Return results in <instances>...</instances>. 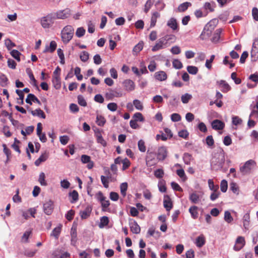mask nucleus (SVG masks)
Wrapping results in <instances>:
<instances>
[{"label":"nucleus","instance_id":"obj_1","mask_svg":"<svg viewBox=\"0 0 258 258\" xmlns=\"http://www.w3.org/2000/svg\"><path fill=\"white\" fill-rule=\"evenodd\" d=\"M225 152L221 148H218L214 153L211 160V166L213 169L218 170L223 168L225 163Z\"/></svg>","mask_w":258,"mask_h":258},{"label":"nucleus","instance_id":"obj_2","mask_svg":"<svg viewBox=\"0 0 258 258\" xmlns=\"http://www.w3.org/2000/svg\"><path fill=\"white\" fill-rule=\"evenodd\" d=\"M74 28L73 26L68 25L64 26L61 31L60 35L63 43L67 44L72 39L74 35Z\"/></svg>","mask_w":258,"mask_h":258},{"label":"nucleus","instance_id":"obj_3","mask_svg":"<svg viewBox=\"0 0 258 258\" xmlns=\"http://www.w3.org/2000/svg\"><path fill=\"white\" fill-rule=\"evenodd\" d=\"M56 18L54 13H52L42 18L41 24L44 28H48L53 24Z\"/></svg>","mask_w":258,"mask_h":258},{"label":"nucleus","instance_id":"obj_4","mask_svg":"<svg viewBox=\"0 0 258 258\" xmlns=\"http://www.w3.org/2000/svg\"><path fill=\"white\" fill-rule=\"evenodd\" d=\"M256 162L253 160L246 161L245 164L240 167V172L242 175H246L250 173L251 171L255 167Z\"/></svg>","mask_w":258,"mask_h":258},{"label":"nucleus","instance_id":"obj_5","mask_svg":"<svg viewBox=\"0 0 258 258\" xmlns=\"http://www.w3.org/2000/svg\"><path fill=\"white\" fill-rule=\"evenodd\" d=\"M217 21L216 20H213L210 21L204 27V30L202 33L201 36H209L212 31L216 27Z\"/></svg>","mask_w":258,"mask_h":258},{"label":"nucleus","instance_id":"obj_6","mask_svg":"<svg viewBox=\"0 0 258 258\" xmlns=\"http://www.w3.org/2000/svg\"><path fill=\"white\" fill-rule=\"evenodd\" d=\"M56 19H66L72 15V11L69 8L58 10L54 13Z\"/></svg>","mask_w":258,"mask_h":258},{"label":"nucleus","instance_id":"obj_7","mask_svg":"<svg viewBox=\"0 0 258 258\" xmlns=\"http://www.w3.org/2000/svg\"><path fill=\"white\" fill-rule=\"evenodd\" d=\"M157 157L156 153L153 151L148 150L146 157V164L148 166H152L157 163L158 159L156 158Z\"/></svg>","mask_w":258,"mask_h":258},{"label":"nucleus","instance_id":"obj_8","mask_svg":"<svg viewBox=\"0 0 258 258\" xmlns=\"http://www.w3.org/2000/svg\"><path fill=\"white\" fill-rule=\"evenodd\" d=\"M156 153L157 155V159L158 161L164 160L167 156V149L166 147L163 146L160 147Z\"/></svg>","mask_w":258,"mask_h":258},{"label":"nucleus","instance_id":"obj_9","mask_svg":"<svg viewBox=\"0 0 258 258\" xmlns=\"http://www.w3.org/2000/svg\"><path fill=\"white\" fill-rule=\"evenodd\" d=\"M53 208V202L51 200L46 202L43 205L44 212L47 215H50L52 214Z\"/></svg>","mask_w":258,"mask_h":258},{"label":"nucleus","instance_id":"obj_10","mask_svg":"<svg viewBox=\"0 0 258 258\" xmlns=\"http://www.w3.org/2000/svg\"><path fill=\"white\" fill-rule=\"evenodd\" d=\"M245 244V241L244 237L238 236L235 241V244L233 249L235 251L240 250Z\"/></svg>","mask_w":258,"mask_h":258},{"label":"nucleus","instance_id":"obj_11","mask_svg":"<svg viewBox=\"0 0 258 258\" xmlns=\"http://www.w3.org/2000/svg\"><path fill=\"white\" fill-rule=\"evenodd\" d=\"M81 160L83 164L88 163L87 166L88 169H91L94 167V163L93 161H91V157L89 156L82 155L81 157Z\"/></svg>","mask_w":258,"mask_h":258},{"label":"nucleus","instance_id":"obj_12","mask_svg":"<svg viewBox=\"0 0 258 258\" xmlns=\"http://www.w3.org/2000/svg\"><path fill=\"white\" fill-rule=\"evenodd\" d=\"M123 85L125 90L129 92L133 91L135 88L134 82L130 79L124 80Z\"/></svg>","mask_w":258,"mask_h":258},{"label":"nucleus","instance_id":"obj_13","mask_svg":"<svg viewBox=\"0 0 258 258\" xmlns=\"http://www.w3.org/2000/svg\"><path fill=\"white\" fill-rule=\"evenodd\" d=\"M101 182L103 184L105 188H108L109 187V181H114L116 180V178L112 177L111 176H101Z\"/></svg>","mask_w":258,"mask_h":258},{"label":"nucleus","instance_id":"obj_14","mask_svg":"<svg viewBox=\"0 0 258 258\" xmlns=\"http://www.w3.org/2000/svg\"><path fill=\"white\" fill-rule=\"evenodd\" d=\"M163 205L167 211H169L172 208V202L169 196L165 195L164 196Z\"/></svg>","mask_w":258,"mask_h":258},{"label":"nucleus","instance_id":"obj_15","mask_svg":"<svg viewBox=\"0 0 258 258\" xmlns=\"http://www.w3.org/2000/svg\"><path fill=\"white\" fill-rule=\"evenodd\" d=\"M164 39L162 38H160L156 43V44L152 47V50L153 51H158L164 47H167L164 42Z\"/></svg>","mask_w":258,"mask_h":258},{"label":"nucleus","instance_id":"obj_16","mask_svg":"<svg viewBox=\"0 0 258 258\" xmlns=\"http://www.w3.org/2000/svg\"><path fill=\"white\" fill-rule=\"evenodd\" d=\"M212 128L215 130H222L224 126V123L218 119H215L212 122Z\"/></svg>","mask_w":258,"mask_h":258},{"label":"nucleus","instance_id":"obj_17","mask_svg":"<svg viewBox=\"0 0 258 258\" xmlns=\"http://www.w3.org/2000/svg\"><path fill=\"white\" fill-rule=\"evenodd\" d=\"M32 101L37 103L39 105L41 104L39 100L34 94H29L26 99V102L30 105H32Z\"/></svg>","mask_w":258,"mask_h":258},{"label":"nucleus","instance_id":"obj_18","mask_svg":"<svg viewBox=\"0 0 258 258\" xmlns=\"http://www.w3.org/2000/svg\"><path fill=\"white\" fill-rule=\"evenodd\" d=\"M131 231L135 234H139L141 231L140 226L136 221H134L130 224Z\"/></svg>","mask_w":258,"mask_h":258},{"label":"nucleus","instance_id":"obj_19","mask_svg":"<svg viewBox=\"0 0 258 258\" xmlns=\"http://www.w3.org/2000/svg\"><path fill=\"white\" fill-rule=\"evenodd\" d=\"M162 38L164 39V41L167 46L176 40V37L172 35H167L162 37Z\"/></svg>","mask_w":258,"mask_h":258},{"label":"nucleus","instance_id":"obj_20","mask_svg":"<svg viewBox=\"0 0 258 258\" xmlns=\"http://www.w3.org/2000/svg\"><path fill=\"white\" fill-rule=\"evenodd\" d=\"M155 78L158 81H162L167 79V75L164 71H159L155 73Z\"/></svg>","mask_w":258,"mask_h":258},{"label":"nucleus","instance_id":"obj_21","mask_svg":"<svg viewBox=\"0 0 258 258\" xmlns=\"http://www.w3.org/2000/svg\"><path fill=\"white\" fill-rule=\"evenodd\" d=\"M31 113L33 116H37L43 119H45L46 118V115L44 112L40 108L36 109L34 110H31Z\"/></svg>","mask_w":258,"mask_h":258},{"label":"nucleus","instance_id":"obj_22","mask_svg":"<svg viewBox=\"0 0 258 258\" xmlns=\"http://www.w3.org/2000/svg\"><path fill=\"white\" fill-rule=\"evenodd\" d=\"M48 157V154L46 152L41 154V155L35 162V165L39 166L41 162L45 161Z\"/></svg>","mask_w":258,"mask_h":258},{"label":"nucleus","instance_id":"obj_23","mask_svg":"<svg viewBox=\"0 0 258 258\" xmlns=\"http://www.w3.org/2000/svg\"><path fill=\"white\" fill-rule=\"evenodd\" d=\"M196 245L199 247H201L205 243V238L203 235L198 236L196 240Z\"/></svg>","mask_w":258,"mask_h":258},{"label":"nucleus","instance_id":"obj_24","mask_svg":"<svg viewBox=\"0 0 258 258\" xmlns=\"http://www.w3.org/2000/svg\"><path fill=\"white\" fill-rule=\"evenodd\" d=\"M221 32V29H218L216 30L212 38L211 39V40L213 43H217L219 41L220 38V34Z\"/></svg>","mask_w":258,"mask_h":258},{"label":"nucleus","instance_id":"obj_25","mask_svg":"<svg viewBox=\"0 0 258 258\" xmlns=\"http://www.w3.org/2000/svg\"><path fill=\"white\" fill-rule=\"evenodd\" d=\"M92 209L89 207H87L85 210L81 212V217L82 219H85L88 218L91 212Z\"/></svg>","mask_w":258,"mask_h":258},{"label":"nucleus","instance_id":"obj_26","mask_svg":"<svg viewBox=\"0 0 258 258\" xmlns=\"http://www.w3.org/2000/svg\"><path fill=\"white\" fill-rule=\"evenodd\" d=\"M57 44L54 41H51L49 47H46L44 52H53L56 48Z\"/></svg>","mask_w":258,"mask_h":258},{"label":"nucleus","instance_id":"obj_27","mask_svg":"<svg viewBox=\"0 0 258 258\" xmlns=\"http://www.w3.org/2000/svg\"><path fill=\"white\" fill-rule=\"evenodd\" d=\"M96 122L98 125L103 126L106 122V119L102 115L97 114Z\"/></svg>","mask_w":258,"mask_h":258},{"label":"nucleus","instance_id":"obj_28","mask_svg":"<svg viewBox=\"0 0 258 258\" xmlns=\"http://www.w3.org/2000/svg\"><path fill=\"white\" fill-rule=\"evenodd\" d=\"M71 236L72 244L74 245L76 244L77 240V233L76 228L73 229L72 228L71 229Z\"/></svg>","mask_w":258,"mask_h":258},{"label":"nucleus","instance_id":"obj_29","mask_svg":"<svg viewBox=\"0 0 258 258\" xmlns=\"http://www.w3.org/2000/svg\"><path fill=\"white\" fill-rule=\"evenodd\" d=\"M191 6V4L189 2H186L183 3L178 6V12H185L188 8V7H190Z\"/></svg>","mask_w":258,"mask_h":258},{"label":"nucleus","instance_id":"obj_30","mask_svg":"<svg viewBox=\"0 0 258 258\" xmlns=\"http://www.w3.org/2000/svg\"><path fill=\"white\" fill-rule=\"evenodd\" d=\"M158 187L160 192H165L166 191V182L164 180L161 179L158 182Z\"/></svg>","mask_w":258,"mask_h":258},{"label":"nucleus","instance_id":"obj_31","mask_svg":"<svg viewBox=\"0 0 258 258\" xmlns=\"http://www.w3.org/2000/svg\"><path fill=\"white\" fill-rule=\"evenodd\" d=\"M160 15L158 12H156L153 14L151 19V27H153L155 26L157 22V19L158 18L160 17Z\"/></svg>","mask_w":258,"mask_h":258},{"label":"nucleus","instance_id":"obj_32","mask_svg":"<svg viewBox=\"0 0 258 258\" xmlns=\"http://www.w3.org/2000/svg\"><path fill=\"white\" fill-rule=\"evenodd\" d=\"M69 196L72 198L70 201L71 203H74L78 200L79 195L76 190H73L72 192H70Z\"/></svg>","mask_w":258,"mask_h":258},{"label":"nucleus","instance_id":"obj_33","mask_svg":"<svg viewBox=\"0 0 258 258\" xmlns=\"http://www.w3.org/2000/svg\"><path fill=\"white\" fill-rule=\"evenodd\" d=\"M167 25L173 30L177 28V23L175 19L171 18L167 22Z\"/></svg>","mask_w":258,"mask_h":258},{"label":"nucleus","instance_id":"obj_34","mask_svg":"<svg viewBox=\"0 0 258 258\" xmlns=\"http://www.w3.org/2000/svg\"><path fill=\"white\" fill-rule=\"evenodd\" d=\"M198 207L197 206H194L191 207L189 211L194 219H196L198 217Z\"/></svg>","mask_w":258,"mask_h":258},{"label":"nucleus","instance_id":"obj_35","mask_svg":"<svg viewBox=\"0 0 258 258\" xmlns=\"http://www.w3.org/2000/svg\"><path fill=\"white\" fill-rule=\"evenodd\" d=\"M38 181L42 186L47 185V183L45 181V175L44 172H41L39 176Z\"/></svg>","mask_w":258,"mask_h":258},{"label":"nucleus","instance_id":"obj_36","mask_svg":"<svg viewBox=\"0 0 258 258\" xmlns=\"http://www.w3.org/2000/svg\"><path fill=\"white\" fill-rule=\"evenodd\" d=\"M215 7V4L214 2H206L204 6V8L205 10H209L210 12H213L214 11Z\"/></svg>","mask_w":258,"mask_h":258},{"label":"nucleus","instance_id":"obj_37","mask_svg":"<svg viewBox=\"0 0 258 258\" xmlns=\"http://www.w3.org/2000/svg\"><path fill=\"white\" fill-rule=\"evenodd\" d=\"M128 187L127 182L122 183L120 185V193L121 195L124 197L126 196V191Z\"/></svg>","mask_w":258,"mask_h":258},{"label":"nucleus","instance_id":"obj_38","mask_svg":"<svg viewBox=\"0 0 258 258\" xmlns=\"http://www.w3.org/2000/svg\"><path fill=\"white\" fill-rule=\"evenodd\" d=\"M3 147L4 148V152L7 156V160H6V163H7L9 161V160L11 157V151L9 148H7L6 144H3Z\"/></svg>","mask_w":258,"mask_h":258},{"label":"nucleus","instance_id":"obj_39","mask_svg":"<svg viewBox=\"0 0 258 258\" xmlns=\"http://www.w3.org/2000/svg\"><path fill=\"white\" fill-rule=\"evenodd\" d=\"M52 81L54 84V87L56 89L60 87V78L59 76H53Z\"/></svg>","mask_w":258,"mask_h":258},{"label":"nucleus","instance_id":"obj_40","mask_svg":"<svg viewBox=\"0 0 258 258\" xmlns=\"http://www.w3.org/2000/svg\"><path fill=\"white\" fill-rule=\"evenodd\" d=\"M61 225H60V226L55 227L52 230L51 235L55 237L56 238H58V237L59 235V234L61 232Z\"/></svg>","mask_w":258,"mask_h":258},{"label":"nucleus","instance_id":"obj_41","mask_svg":"<svg viewBox=\"0 0 258 258\" xmlns=\"http://www.w3.org/2000/svg\"><path fill=\"white\" fill-rule=\"evenodd\" d=\"M189 199L191 202L194 204H197L200 201L199 195L195 192L192 193L190 195Z\"/></svg>","mask_w":258,"mask_h":258},{"label":"nucleus","instance_id":"obj_42","mask_svg":"<svg viewBox=\"0 0 258 258\" xmlns=\"http://www.w3.org/2000/svg\"><path fill=\"white\" fill-rule=\"evenodd\" d=\"M224 220L228 223H231L233 220V218L232 217L231 213L228 211L225 212Z\"/></svg>","mask_w":258,"mask_h":258},{"label":"nucleus","instance_id":"obj_43","mask_svg":"<svg viewBox=\"0 0 258 258\" xmlns=\"http://www.w3.org/2000/svg\"><path fill=\"white\" fill-rule=\"evenodd\" d=\"M249 215L248 214H245L243 217V226L245 229H247L249 225Z\"/></svg>","mask_w":258,"mask_h":258},{"label":"nucleus","instance_id":"obj_44","mask_svg":"<svg viewBox=\"0 0 258 258\" xmlns=\"http://www.w3.org/2000/svg\"><path fill=\"white\" fill-rule=\"evenodd\" d=\"M206 143L208 146L210 148H212L214 144V140L212 136L210 135L206 137Z\"/></svg>","mask_w":258,"mask_h":258},{"label":"nucleus","instance_id":"obj_45","mask_svg":"<svg viewBox=\"0 0 258 258\" xmlns=\"http://www.w3.org/2000/svg\"><path fill=\"white\" fill-rule=\"evenodd\" d=\"M86 32L85 29L83 27H79L78 28L76 32V35L79 37H83Z\"/></svg>","mask_w":258,"mask_h":258},{"label":"nucleus","instance_id":"obj_46","mask_svg":"<svg viewBox=\"0 0 258 258\" xmlns=\"http://www.w3.org/2000/svg\"><path fill=\"white\" fill-rule=\"evenodd\" d=\"M187 72L192 75H196L198 73V68L195 66H188L187 67Z\"/></svg>","mask_w":258,"mask_h":258},{"label":"nucleus","instance_id":"obj_47","mask_svg":"<svg viewBox=\"0 0 258 258\" xmlns=\"http://www.w3.org/2000/svg\"><path fill=\"white\" fill-rule=\"evenodd\" d=\"M138 146L139 150L142 152H145L146 150V147L145 144V142L142 140H140L139 141L138 143Z\"/></svg>","mask_w":258,"mask_h":258},{"label":"nucleus","instance_id":"obj_48","mask_svg":"<svg viewBox=\"0 0 258 258\" xmlns=\"http://www.w3.org/2000/svg\"><path fill=\"white\" fill-rule=\"evenodd\" d=\"M209 188L213 191L218 190L219 189L218 185H215L212 179H209L208 181Z\"/></svg>","mask_w":258,"mask_h":258},{"label":"nucleus","instance_id":"obj_49","mask_svg":"<svg viewBox=\"0 0 258 258\" xmlns=\"http://www.w3.org/2000/svg\"><path fill=\"white\" fill-rule=\"evenodd\" d=\"M11 55L15 58L17 61H20V55L21 53L17 50L14 49L11 52Z\"/></svg>","mask_w":258,"mask_h":258},{"label":"nucleus","instance_id":"obj_50","mask_svg":"<svg viewBox=\"0 0 258 258\" xmlns=\"http://www.w3.org/2000/svg\"><path fill=\"white\" fill-rule=\"evenodd\" d=\"M178 176L181 179L182 182H185L187 178L183 169H178Z\"/></svg>","mask_w":258,"mask_h":258},{"label":"nucleus","instance_id":"obj_51","mask_svg":"<svg viewBox=\"0 0 258 258\" xmlns=\"http://www.w3.org/2000/svg\"><path fill=\"white\" fill-rule=\"evenodd\" d=\"M178 176L181 179L182 182H185L187 178L183 169H178Z\"/></svg>","mask_w":258,"mask_h":258},{"label":"nucleus","instance_id":"obj_52","mask_svg":"<svg viewBox=\"0 0 258 258\" xmlns=\"http://www.w3.org/2000/svg\"><path fill=\"white\" fill-rule=\"evenodd\" d=\"M89 56V53L87 51H84L80 54V58L82 61L86 62L88 60Z\"/></svg>","mask_w":258,"mask_h":258},{"label":"nucleus","instance_id":"obj_53","mask_svg":"<svg viewBox=\"0 0 258 258\" xmlns=\"http://www.w3.org/2000/svg\"><path fill=\"white\" fill-rule=\"evenodd\" d=\"M192 98V96L188 93H185L181 97V100L182 103H187Z\"/></svg>","mask_w":258,"mask_h":258},{"label":"nucleus","instance_id":"obj_54","mask_svg":"<svg viewBox=\"0 0 258 258\" xmlns=\"http://www.w3.org/2000/svg\"><path fill=\"white\" fill-rule=\"evenodd\" d=\"M227 187H228L227 181L225 179L222 180L220 183L221 190L223 192H225L227 190Z\"/></svg>","mask_w":258,"mask_h":258},{"label":"nucleus","instance_id":"obj_55","mask_svg":"<svg viewBox=\"0 0 258 258\" xmlns=\"http://www.w3.org/2000/svg\"><path fill=\"white\" fill-rule=\"evenodd\" d=\"M8 79L5 75L0 76V83L2 87H5L8 84Z\"/></svg>","mask_w":258,"mask_h":258},{"label":"nucleus","instance_id":"obj_56","mask_svg":"<svg viewBox=\"0 0 258 258\" xmlns=\"http://www.w3.org/2000/svg\"><path fill=\"white\" fill-rule=\"evenodd\" d=\"M189 136V133L186 130H182L178 132V137L182 138L184 139L188 138Z\"/></svg>","mask_w":258,"mask_h":258},{"label":"nucleus","instance_id":"obj_57","mask_svg":"<svg viewBox=\"0 0 258 258\" xmlns=\"http://www.w3.org/2000/svg\"><path fill=\"white\" fill-rule=\"evenodd\" d=\"M109 223L108 218L106 216H103L100 219V227H103L106 226Z\"/></svg>","mask_w":258,"mask_h":258},{"label":"nucleus","instance_id":"obj_58","mask_svg":"<svg viewBox=\"0 0 258 258\" xmlns=\"http://www.w3.org/2000/svg\"><path fill=\"white\" fill-rule=\"evenodd\" d=\"M75 75L79 81H81L83 79V77L81 74V69L79 67H77L75 69Z\"/></svg>","mask_w":258,"mask_h":258},{"label":"nucleus","instance_id":"obj_59","mask_svg":"<svg viewBox=\"0 0 258 258\" xmlns=\"http://www.w3.org/2000/svg\"><path fill=\"white\" fill-rule=\"evenodd\" d=\"M133 104L138 110H142L143 109V106L142 103L139 100L136 99L133 101Z\"/></svg>","mask_w":258,"mask_h":258},{"label":"nucleus","instance_id":"obj_60","mask_svg":"<svg viewBox=\"0 0 258 258\" xmlns=\"http://www.w3.org/2000/svg\"><path fill=\"white\" fill-rule=\"evenodd\" d=\"M133 118H134V120H137V121L138 120L140 121H144V118L143 116V115L141 113H140V112H137V113H135L133 116Z\"/></svg>","mask_w":258,"mask_h":258},{"label":"nucleus","instance_id":"obj_61","mask_svg":"<svg viewBox=\"0 0 258 258\" xmlns=\"http://www.w3.org/2000/svg\"><path fill=\"white\" fill-rule=\"evenodd\" d=\"M122 163L123 164V165H122V170H125V169H127L131 165V162H130V160L127 158H125L123 160H122Z\"/></svg>","mask_w":258,"mask_h":258},{"label":"nucleus","instance_id":"obj_62","mask_svg":"<svg viewBox=\"0 0 258 258\" xmlns=\"http://www.w3.org/2000/svg\"><path fill=\"white\" fill-rule=\"evenodd\" d=\"M230 189L235 194H238V187L235 182H231L230 184Z\"/></svg>","mask_w":258,"mask_h":258},{"label":"nucleus","instance_id":"obj_63","mask_svg":"<svg viewBox=\"0 0 258 258\" xmlns=\"http://www.w3.org/2000/svg\"><path fill=\"white\" fill-rule=\"evenodd\" d=\"M250 54L252 61H256L258 59V50L251 49Z\"/></svg>","mask_w":258,"mask_h":258},{"label":"nucleus","instance_id":"obj_64","mask_svg":"<svg viewBox=\"0 0 258 258\" xmlns=\"http://www.w3.org/2000/svg\"><path fill=\"white\" fill-rule=\"evenodd\" d=\"M5 45L9 50H11L16 45L10 39H7L5 40Z\"/></svg>","mask_w":258,"mask_h":258}]
</instances>
